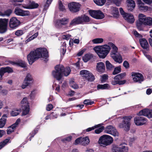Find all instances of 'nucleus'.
Segmentation results:
<instances>
[{"label": "nucleus", "instance_id": "obj_1", "mask_svg": "<svg viewBox=\"0 0 152 152\" xmlns=\"http://www.w3.org/2000/svg\"><path fill=\"white\" fill-rule=\"evenodd\" d=\"M49 57L48 52L45 48H40L35 51H31L27 56L28 61L30 65H32L37 59L43 57L47 59Z\"/></svg>", "mask_w": 152, "mask_h": 152}, {"label": "nucleus", "instance_id": "obj_2", "mask_svg": "<svg viewBox=\"0 0 152 152\" xmlns=\"http://www.w3.org/2000/svg\"><path fill=\"white\" fill-rule=\"evenodd\" d=\"M55 69L52 71V75L54 78L58 81L61 80L63 75L67 76L70 74L71 71L69 67L65 68L63 65L60 64L56 65L55 67Z\"/></svg>", "mask_w": 152, "mask_h": 152}, {"label": "nucleus", "instance_id": "obj_3", "mask_svg": "<svg viewBox=\"0 0 152 152\" xmlns=\"http://www.w3.org/2000/svg\"><path fill=\"white\" fill-rule=\"evenodd\" d=\"M110 48L109 45L105 44L104 46H96L94 50L100 58H104L109 53Z\"/></svg>", "mask_w": 152, "mask_h": 152}, {"label": "nucleus", "instance_id": "obj_4", "mask_svg": "<svg viewBox=\"0 0 152 152\" xmlns=\"http://www.w3.org/2000/svg\"><path fill=\"white\" fill-rule=\"evenodd\" d=\"M113 139L110 136L104 135L101 136L99 140V143L100 144L107 146L111 144L113 142Z\"/></svg>", "mask_w": 152, "mask_h": 152}, {"label": "nucleus", "instance_id": "obj_5", "mask_svg": "<svg viewBox=\"0 0 152 152\" xmlns=\"http://www.w3.org/2000/svg\"><path fill=\"white\" fill-rule=\"evenodd\" d=\"M126 73H124L118 74L115 76L114 78V80L111 82V84L113 85H122L124 84L126 82V80H121L125 76Z\"/></svg>", "mask_w": 152, "mask_h": 152}, {"label": "nucleus", "instance_id": "obj_6", "mask_svg": "<svg viewBox=\"0 0 152 152\" xmlns=\"http://www.w3.org/2000/svg\"><path fill=\"white\" fill-rule=\"evenodd\" d=\"M132 118V117L130 116L123 117V121L121 123L119 124V127L120 128H124L125 130L129 131L130 125V121Z\"/></svg>", "mask_w": 152, "mask_h": 152}, {"label": "nucleus", "instance_id": "obj_7", "mask_svg": "<svg viewBox=\"0 0 152 152\" xmlns=\"http://www.w3.org/2000/svg\"><path fill=\"white\" fill-rule=\"evenodd\" d=\"M88 12L91 17L96 19H102L104 17V14L100 10H89Z\"/></svg>", "mask_w": 152, "mask_h": 152}, {"label": "nucleus", "instance_id": "obj_8", "mask_svg": "<svg viewBox=\"0 0 152 152\" xmlns=\"http://www.w3.org/2000/svg\"><path fill=\"white\" fill-rule=\"evenodd\" d=\"M131 76L134 82L141 83L144 80L143 75L140 73L132 72L131 73Z\"/></svg>", "mask_w": 152, "mask_h": 152}, {"label": "nucleus", "instance_id": "obj_9", "mask_svg": "<svg viewBox=\"0 0 152 152\" xmlns=\"http://www.w3.org/2000/svg\"><path fill=\"white\" fill-rule=\"evenodd\" d=\"M80 75H83V77L88 81L92 82L94 80L95 78L93 75L90 72L86 70H81L80 72Z\"/></svg>", "mask_w": 152, "mask_h": 152}, {"label": "nucleus", "instance_id": "obj_10", "mask_svg": "<svg viewBox=\"0 0 152 152\" xmlns=\"http://www.w3.org/2000/svg\"><path fill=\"white\" fill-rule=\"evenodd\" d=\"M104 132L112 135L114 136H118V132L115 127L112 125H108L104 128Z\"/></svg>", "mask_w": 152, "mask_h": 152}, {"label": "nucleus", "instance_id": "obj_11", "mask_svg": "<svg viewBox=\"0 0 152 152\" xmlns=\"http://www.w3.org/2000/svg\"><path fill=\"white\" fill-rule=\"evenodd\" d=\"M9 20H0V33H5L7 30Z\"/></svg>", "mask_w": 152, "mask_h": 152}, {"label": "nucleus", "instance_id": "obj_12", "mask_svg": "<svg viewBox=\"0 0 152 152\" xmlns=\"http://www.w3.org/2000/svg\"><path fill=\"white\" fill-rule=\"evenodd\" d=\"M80 5L78 3L72 2L68 4V7L70 10L73 12H77L79 10Z\"/></svg>", "mask_w": 152, "mask_h": 152}, {"label": "nucleus", "instance_id": "obj_13", "mask_svg": "<svg viewBox=\"0 0 152 152\" xmlns=\"http://www.w3.org/2000/svg\"><path fill=\"white\" fill-rule=\"evenodd\" d=\"M14 12L16 15L21 16L30 15V13L29 11L23 10L18 7L15 8Z\"/></svg>", "mask_w": 152, "mask_h": 152}, {"label": "nucleus", "instance_id": "obj_14", "mask_svg": "<svg viewBox=\"0 0 152 152\" xmlns=\"http://www.w3.org/2000/svg\"><path fill=\"white\" fill-rule=\"evenodd\" d=\"M90 20H72L69 24V27H71L79 24H87Z\"/></svg>", "mask_w": 152, "mask_h": 152}, {"label": "nucleus", "instance_id": "obj_15", "mask_svg": "<svg viewBox=\"0 0 152 152\" xmlns=\"http://www.w3.org/2000/svg\"><path fill=\"white\" fill-rule=\"evenodd\" d=\"M147 119L142 117L137 116L134 119L135 124L137 126H141L146 123Z\"/></svg>", "mask_w": 152, "mask_h": 152}, {"label": "nucleus", "instance_id": "obj_16", "mask_svg": "<svg viewBox=\"0 0 152 152\" xmlns=\"http://www.w3.org/2000/svg\"><path fill=\"white\" fill-rule=\"evenodd\" d=\"M68 20H55L54 21V24L57 28H60L62 26L67 24L69 22Z\"/></svg>", "mask_w": 152, "mask_h": 152}, {"label": "nucleus", "instance_id": "obj_17", "mask_svg": "<svg viewBox=\"0 0 152 152\" xmlns=\"http://www.w3.org/2000/svg\"><path fill=\"white\" fill-rule=\"evenodd\" d=\"M32 80V78L31 75L29 73L27 74L24 80L23 84L21 86L22 88L23 89L25 88L30 84Z\"/></svg>", "mask_w": 152, "mask_h": 152}, {"label": "nucleus", "instance_id": "obj_18", "mask_svg": "<svg viewBox=\"0 0 152 152\" xmlns=\"http://www.w3.org/2000/svg\"><path fill=\"white\" fill-rule=\"evenodd\" d=\"M13 72V70L12 68L9 66L2 67L0 69V76L1 78L2 77L5 73H12Z\"/></svg>", "mask_w": 152, "mask_h": 152}, {"label": "nucleus", "instance_id": "obj_19", "mask_svg": "<svg viewBox=\"0 0 152 152\" xmlns=\"http://www.w3.org/2000/svg\"><path fill=\"white\" fill-rule=\"evenodd\" d=\"M20 23L21 22L18 20H10L9 26L10 28L14 29L20 25Z\"/></svg>", "mask_w": 152, "mask_h": 152}, {"label": "nucleus", "instance_id": "obj_20", "mask_svg": "<svg viewBox=\"0 0 152 152\" xmlns=\"http://www.w3.org/2000/svg\"><path fill=\"white\" fill-rule=\"evenodd\" d=\"M9 62L13 65H16L22 68H25L26 67L25 62L21 60H19L16 61H9Z\"/></svg>", "mask_w": 152, "mask_h": 152}, {"label": "nucleus", "instance_id": "obj_21", "mask_svg": "<svg viewBox=\"0 0 152 152\" xmlns=\"http://www.w3.org/2000/svg\"><path fill=\"white\" fill-rule=\"evenodd\" d=\"M128 148L125 146H122L121 147H118L116 146H113V152H128Z\"/></svg>", "mask_w": 152, "mask_h": 152}, {"label": "nucleus", "instance_id": "obj_22", "mask_svg": "<svg viewBox=\"0 0 152 152\" xmlns=\"http://www.w3.org/2000/svg\"><path fill=\"white\" fill-rule=\"evenodd\" d=\"M139 42L141 47L147 50H149V45L147 40L144 38L140 39Z\"/></svg>", "mask_w": 152, "mask_h": 152}, {"label": "nucleus", "instance_id": "obj_23", "mask_svg": "<svg viewBox=\"0 0 152 152\" xmlns=\"http://www.w3.org/2000/svg\"><path fill=\"white\" fill-rule=\"evenodd\" d=\"M126 3L128 10L131 11H132L135 7L134 1L133 0H127Z\"/></svg>", "mask_w": 152, "mask_h": 152}, {"label": "nucleus", "instance_id": "obj_24", "mask_svg": "<svg viewBox=\"0 0 152 152\" xmlns=\"http://www.w3.org/2000/svg\"><path fill=\"white\" fill-rule=\"evenodd\" d=\"M119 11L124 18H126V19H134V16L132 14L125 12L122 8L120 7L119 8Z\"/></svg>", "mask_w": 152, "mask_h": 152}, {"label": "nucleus", "instance_id": "obj_25", "mask_svg": "<svg viewBox=\"0 0 152 152\" xmlns=\"http://www.w3.org/2000/svg\"><path fill=\"white\" fill-rule=\"evenodd\" d=\"M111 56L116 62L120 64L122 62V56L119 53L115 54V55H111Z\"/></svg>", "mask_w": 152, "mask_h": 152}, {"label": "nucleus", "instance_id": "obj_26", "mask_svg": "<svg viewBox=\"0 0 152 152\" xmlns=\"http://www.w3.org/2000/svg\"><path fill=\"white\" fill-rule=\"evenodd\" d=\"M39 6L38 4L35 3L33 1H30L29 4L27 6H23L22 5V7L26 9H35L37 8Z\"/></svg>", "mask_w": 152, "mask_h": 152}, {"label": "nucleus", "instance_id": "obj_27", "mask_svg": "<svg viewBox=\"0 0 152 152\" xmlns=\"http://www.w3.org/2000/svg\"><path fill=\"white\" fill-rule=\"evenodd\" d=\"M22 113L21 115L22 116H25L28 114L30 108L29 105L27 104L26 105H22Z\"/></svg>", "mask_w": 152, "mask_h": 152}, {"label": "nucleus", "instance_id": "obj_28", "mask_svg": "<svg viewBox=\"0 0 152 152\" xmlns=\"http://www.w3.org/2000/svg\"><path fill=\"white\" fill-rule=\"evenodd\" d=\"M8 114H4L0 119V128H3L6 124L7 118L8 117Z\"/></svg>", "mask_w": 152, "mask_h": 152}, {"label": "nucleus", "instance_id": "obj_29", "mask_svg": "<svg viewBox=\"0 0 152 152\" xmlns=\"http://www.w3.org/2000/svg\"><path fill=\"white\" fill-rule=\"evenodd\" d=\"M97 70L101 73L104 72L105 71L104 64L102 62H99L97 63L96 65Z\"/></svg>", "mask_w": 152, "mask_h": 152}, {"label": "nucleus", "instance_id": "obj_30", "mask_svg": "<svg viewBox=\"0 0 152 152\" xmlns=\"http://www.w3.org/2000/svg\"><path fill=\"white\" fill-rule=\"evenodd\" d=\"M144 21L141 20H137L136 22V27L140 31L143 30L144 28Z\"/></svg>", "mask_w": 152, "mask_h": 152}, {"label": "nucleus", "instance_id": "obj_31", "mask_svg": "<svg viewBox=\"0 0 152 152\" xmlns=\"http://www.w3.org/2000/svg\"><path fill=\"white\" fill-rule=\"evenodd\" d=\"M110 89V85L106 83L104 84H99L97 86V89L98 90H109Z\"/></svg>", "mask_w": 152, "mask_h": 152}, {"label": "nucleus", "instance_id": "obj_32", "mask_svg": "<svg viewBox=\"0 0 152 152\" xmlns=\"http://www.w3.org/2000/svg\"><path fill=\"white\" fill-rule=\"evenodd\" d=\"M108 45L110 47H111L112 48V50L111 51V55H115V54L118 53V48L113 43L109 42L108 43Z\"/></svg>", "mask_w": 152, "mask_h": 152}, {"label": "nucleus", "instance_id": "obj_33", "mask_svg": "<svg viewBox=\"0 0 152 152\" xmlns=\"http://www.w3.org/2000/svg\"><path fill=\"white\" fill-rule=\"evenodd\" d=\"M3 8L0 6V16L3 17L4 16H9L12 13V11L11 10H8L4 12V13H2L1 12V11L3 10Z\"/></svg>", "mask_w": 152, "mask_h": 152}, {"label": "nucleus", "instance_id": "obj_34", "mask_svg": "<svg viewBox=\"0 0 152 152\" xmlns=\"http://www.w3.org/2000/svg\"><path fill=\"white\" fill-rule=\"evenodd\" d=\"M112 15L114 18H118L119 12L118 9L116 7H113L112 9Z\"/></svg>", "mask_w": 152, "mask_h": 152}, {"label": "nucleus", "instance_id": "obj_35", "mask_svg": "<svg viewBox=\"0 0 152 152\" xmlns=\"http://www.w3.org/2000/svg\"><path fill=\"white\" fill-rule=\"evenodd\" d=\"M93 57V56L91 54H86L83 57V59L84 62H86L89 60Z\"/></svg>", "mask_w": 152, "mask_h": 152}, {"label": "nucleus", "instance_id": "obj_36", "mask_svg": "<svg viewBox=\"0 0 152 152\" xmlns=\"http://www.w3.org/2000/svg\"><path fill=\"white\" fill-rule=\"evenodd\" d=\"M148 109H145L140 110L138 113L137 115L139 116L143 115L147 117Z\"/></svg>", "mask_w": 152, "mask_h": 152}, {"label": "nucleus", "instance_id": "obj_37", "mask_svg": "<svg viewBox=\"0 0 152 152\" xmlns=\"http://www.w3.org/2000/svg\"><path fill=\"white\" fill-rule=\"evenodd\" d=\"M20 118H18L16 121L15 122L9 127V128H11L13 130L18 125L20 122Z\"/></svg>", "mask_w": 152, "mask_h": 152}, {"label": "nucleus", "instance_id": "obj_38", "mask_svg": "<svg viewBox=\"0 0 152 152\" xmlns=\"http://www.w3.org/2000/svg\"><path fill=\"white\" fill-rule=\"evenodd\" d=\"M139 9L140 10L146 11L148 10V7L145 5L144 4L142 3L138 5Z\"/></svg>", "mask_w": 152, "mask_h": 152}, {"label": "nucleus", "instance_id": "obj_39", "mask_svg": "<svg viewBox=\"0 0 152 152\" xmlns=\"http://www.w3.org/2000/svg\"><path fill=\"white\" fill-rule=\"evenodd\" d=\"M82 145H88L90 142L89 139L88 137H85L82 138Z\"/></svg>", "mask_w": 152, "mask_h": 152}, {"label": "nucleus", "instance_id": "obj_40", "mask_svg": "<svg viewBox=\"0 0 152 152\" xmlns=\"http://www.w3.org/2000/svg\"><path fill=\"white\" fill-rule=\"evenodd\" d=\"M94 3L99 6H102L105 3L106 0H94Z\"/></svg>", "mask_w": 152, "mask_h": 152}, {"label": "nucleus", "instance_id": "obj_41", "mask_svg": "<svg viewBox=\"0 0 152 152\" xmlns=\"http://www.w3.org/2000/svg\"><path fill=\"white\" fill-rule=\"evenodd\" d=\"M104 41V39L102 38H96L92 40V42L94 44H98L102 43Z\"/></svg>", "mask_w": 152, "mask_h": 152}, {"label": "nucleus", "instance_id": "obj_42", "mask_svg": "<svg viewBox=\"0 0 152 152\" xmlns=\"http://www.w3.org/2000/svg\"><path fill=\"white\" fill-rule=\"evenodd\" d=\"M58 114L57 113V111H54L52 112L50 114V116L52 119L56 118Z\"/></svg>", "mask_w": 152, "mask_h": 152}, {"label": "nucleus", "instance_id": "obj_43", "mask_svg": "<svg viewBox=\"0 0 152 152\" xmlns=\"http://www.w3.org/2000/svg\"><path fill=\"white\" fill-rule=\"evenodd\" d=\"M144 21V26L152 25V20H141Z\"/></svg>", "mask_w": 152, "mask_h": 152}, {"label": "nucleus", "instance_id": "obj_44", "mask_svg": "<svg viewBox=\"0 0 152 152\" xmlns=\"http://www.w3.org/2000/svg\"><path fill=\"white\" fill-rule=\"evenodd\" d=\"M121 67L120 66L116 67L114 69L113 74L115 75L121 72Z\"/></svg>", "mask_w": 152, "mask_h": 152}, {"label": "nucleus", "instance_id": "obj_45", "mask_svg": "<svg viewBox=\"0 0 152 152\" xmlns=\"http://www.w3.org/2000/svg\"><path fill=\"white\" fill-rule=\"evenodd\" d=\"M20 109L19 110L12 111L11 113V116H17L19 114L20 112Z\"/></svg>", "mask_w": 152, "mask_h": 152}, {"label": "nucleus", "instance_id": "obj_46", "mask_svg": "<svg viewBox=\"0 0 152 152\" xmlns=\"http://www.w3.org/2000/svg\"><path fill=\"white\" fill-rule=\"evenodd\" d=\"M72 139V137L70 136L62 139L61 140L63 142L66 143L70 141Z\"/></svg>", "mask_w": 152, "mask_h": 152}, {"label": "nucleus", "instance_id": "obj_47", "mask_svg": "<svg viewBox=\"0 0 152 152\" xmlns=\"http://www.w3.org/2000/svg\"><path fill=\"white\" fill-rule=\"evenodd\" d=\"M106 66L107 69L109 70L111 69L114 67L108 61H106Z\"/></svg>", "mask_w": 152, "mask_h": 152}, {"label": "nucleus", "instance_id": "obj_48", "mask_svg": "<svg viewBox=\"0 0 152 152\" xmlns=\"http://www.w3.org/2000/svg\"><path fill=\"white\" fill-rule=\"evenodd\" d=\"M94 101H91V99H85L84 100L83 103L86 105H91L94 104Z\"/></svg>", "mask_w": 152, "mask_h": 152}, {"label": "nucleus", "instance_id": "obj_49", "mask_svg": "<svg viewBox=\"0 0 152 152\" xmlns=\"http://www.w3.org/2000/svg\"><path fill=\"white\" fill-rule=\"evenodd\" d=\"M104 129V127L101 126L98 129H96L94 131V133L96 134H99L102 132Z\"/></svg>", "mask_w": 152, "mask_h": 152}, {"label": "nucleus", "instance_id": "obj_50", "mask_svg": "<svg viewBox=\"0 0 152 152\" xmlns=\"http://www.w3.org/2000/svg\"><path fill=\"white\" fill-rule=\"evenodd\" d=\"M108 79V76L106 74L103 75L101 78V83H104L106 82V80Z\"/></svg>", "mask_w": 152, "mask_h": 152}, {"label": "nucleus", "instance_id": "obj_51", "mask_svg": "<svg viewBox=\"0 0 152 152\" xmlns=\"http://www.w3.org/2000/svg\"><path fill=\"white\" fill-rule=\"evenodd\" d=\"M82 137H80L77 139L75 141V144L76 145L79 144L82 145Z\"/></svg>", "mask_w": 152, "mask_h": 152}, {"label": "nucleus", "instance_id": "obj_52", "mask_svg": "<svg viewBox=\"0 0 152 152\" xmlns=\"http://www.w3.org/2000/svg\"><path fill=\"white\" fill-rule=\"evenodd\" d=\"M138 19H152L150 17H147L142 14H140L138 15Z\"/></svg>", "mask_w": 152, "mask_h": 152}, {"label": "nucleus", "instance_id": "obj_53", "mask_svg": "<svg viewBox=\"0 0 152 152\" xmlns=\"http://www.w3.org/2000/svg\"><path fill=\"white\" fill-rule=\"evenodd\" d=\"M59 8L61 11H64L65 10L64 6L62 4L61 1H59L58 2Z\"/></svg>", "mask_w": 152, "mask_h": 152}, {"label": "nucleus", "instance_id": "obj_54", "mask_svg": "<svg viewBox=\"0 0 152 152\" xmlns=\"http://www.w3.org/2000/svg\"><path fill=\"white\" fill-rule=\"evenodd\" d=\"M24 32L22 30H18L15 33V35L17 36H20L23 34Z\"/></svg>", "mask_w": 152, "mask_h": 152}, {"label": "nucleus", "instance_id": "obj_55", "mask_svg": "<svg viewBox=\"0 0 152 152\" xmlns=\"http://www.w3.org/2000/svg\"><path fill=\"white\" fill-rule=\"evenodd\" d=\"M75 83L74 81L71 80L69 83L70 86L71 87L74 89H77L78 86L77 85L74 84Z\"/></svg>", "mask_w": 152, "mask_h": 152}, {"label": "nucleus", "instance_id": "obj_56", "mask_svg": "<svg viewBox=\"0 0 152 152\" xmlns=\"http://www.w3.org/2000/svg\"><path fill=\"white\" fill-rule=\"evenodd\" d=\"M21 103L22 105H26L27 104H29L28 102L27 99L26 97H24L21 102Z\"/></svg>", "mask_w": 152, "mask_h": 152}, {"label": "nucleus", "instance_id": "obj_57", "mask_svg": "<svg viewBox=\"0 0 152 152\" xmlns=\"http://www.w3.org/2000/svg\"><path fill=\"white\" fill-rule=\"evenodd\" d=\"M38 130L36 129H34L30 133V135L31 136L30 138H32L34 137V135L37 132Z\"/></svg>", "mask_w": 152, "mask_h": 152}, {"label": "nucleus", "instance_id": "obj_58", "mask_svg": "<svg viewBox=\"0 0 152 152\" xmlns=\"http://www.w3.org/2000/svg\"><path fill=\"white\" fill-rule=\"evenodd\" d=\"M123 65L126 69H128L129 68V64L127 61H125L124 62Z\"/></svg>", "mask_w": 152, "mask_h": 152}, {"label": "nucleus", "instance_id": "obj_59", "mask_svg": "<svg viewBox=\"0 0 152 152\" xmlns=\"http://www.w3.org/2000/svg\"><path fill=\"white\" fill-rule=\"evenodd\" d=\"M9 139H6L2 142L0 143L2 145V146L4 147L9 142Z\"/></svg>", "mask_w": 152, "mask_h": 152}, {"label": "nucleus", "instance_id": "obj_60", "mask_svg": "<svg viewBox=\"0 0 152 152\" xmlns=\"http://www.w3.org/2000/svg\"><path fill=\"white\" fill-rule=\"evenodd\" d=\"M75 93V92L74 91L72 90H70V91H69L68 93L67 94V96H72L74 95Z\"/></svg>", "mask_w": 152, "mask_h": 152}, {"label": "nucleus", "instance_id": "obj_61", "mask_svg": "<svg viewBox=\"0 0 152 152\" xmlns=\"http://www.w3.org/2000/svg\"><path fill=\"white\" fill-rule=\"evenodd\" d=\"M147 115V117L148 118H152V110L149 109Z\"/></svg>", "mask_w": 152, "mask_h": 152}, {"label": "nucleus", "instance_id": "obj_62", "mask_svg": "<svg viewBox=\"0 0 152 152\" xmlns=\"http://www.w3.org/2000/svg\"><path fill=\"white\" fill-rule=\"evenodd\" d=\"M53 108V106L51 104H48L46 107V110L48 111H50Z\"/></svg>", "mask_w": 152, "mask_h": 152}, {"label": "nucleus", "instance_id": "obj_63", "mask_svg": "<svg viewBox=\"0 0 152 152\" xmlns=\"http://www.w3.org/2000/svg\"><path fill=\"white\" fill-rule=\"evenodd\" d=\"M38 32H36L34 34L32 35L31 37L29 38V39L30 40H32L36 37L38 36Z\"/></svg>", "mask_w": 152, "mask_h": 152}, {"label": "nucleus", "instance_id": "obj_64", "mask_svg": "<svg viewBox=\"0 0 152 152\" xmlns=\"http://www.w3.org/2000/svg\"><path fill=\"white\" fill-rule=\"evenodd\" d=\"M121 0H113L114 3L118 6H120L121 4Z\"/></svg>", "mask_w": 152, "mask_h": 152}]
</instances>
